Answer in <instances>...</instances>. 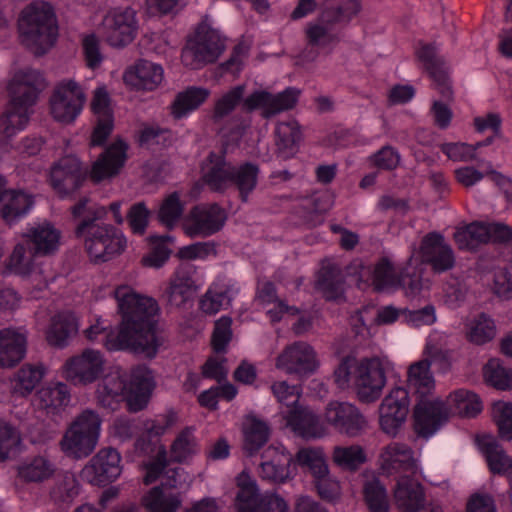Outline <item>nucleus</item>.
<instances>
[{
    "label": "nucleus",
    "instance_id": "1",
    "mask_svg": "<svg viewBox=\"0 0 512 512\" xmlns=\"http://www.w3.org/2000/svg\"><path fill=\"white\" fill-rule=\"evenodd\" d=\"M117 311L121 316L118 331L106 333L103 345L108 351L132 350L155 357L163 344L155 317L159 312L157 301L138 293L131 285H118L113 292Z\"/></svg>",
    "mask_w": 512,
    "mask_h": 512
},
{
    "label": "nucleus",
    "instance_id": "2",
    "mask_svg": "<svg viewBox=\"0 0 512 512\" xmlns=\"http://www.w3.org/2000/svg\"><path fill=\"white\" fill-rule=\"evenodd\" d=\"M88 198L81 199L71 209L73 216L80 217L86 211V216L75 229L78 238L83 239L85 249L92 262H107L120 255L126 248L124 235L109 224L99 223L105 219L108 210L104 206L89 207Z\"/></svg>",
    "mask_w": 512,
    "mask_h": 512
},
{
    "label": "nucleus",
    "instance_id": "3",
    "mask_svg": "<svg viewBox=\"0 0 512 512\" xmlns=\"http://www.w3.org/2000/svg\"><path fill=\"white\" fill-rule=\"evenodd\" d=\"M407 385L417 396L414 408V429L418 436H433L449 419L445 402L434 397L435 379L428 361L412 363L407 371Z\"/></svg>",
    "mask_w": 512,
    "mask_h": 512
},
{
    "label": "nucleus",
    "instance_id": "4",
    "mask_svg": "<svg viewBox=\"0 0 512 512\" xmlns=\"http://www.w3.org/2000/svg\"><path fill=\"white\" fill-rule=\"evenodd\" d=\"M45 87V78L38 70L25 68L14 73L8 84L10 101L0 117L3 136L13 137L26 128L31 108Z\"/></svg>",
    "mask_w": 512,
    "mask_h": 512
},
{
    "label": "nucleus",
    "instance_id": "5",
    "mask_svg": "<svg viewBox=\"0 0 512 512\" xmlns=\"http://www.w3.org/2000/svg\"><path fill=\"white\" fill-rule=\"evenodd\" d=\"M154 388L152 371L141 365L131 370L129 382L124 379L122 371L115 368L102 378L96 393L98 401L104 407L114 409L119 398L125 396L129 411L138 412L148 405Z\"/></svg>",
    "mask_w": 512,
    "mask_h": 512
},
{
    "label": "nucleus",
    "instance_id": "6",
    "mask_svg": "<svg viewBox=\"0 0 512 512\" xmlns=\"http://www.w3.org/2000/svg\"><path fill=\"white\" fill-rule=\"evenodd\" d=\"M334 380L340 389L347 388L352 382L359 400L371 403L380 398L386 385V374L377 357L361 360L346 357L335 369Z\"/></svg>",
    "mask_w": 512,
    "mask_h": 512
},
{
    "label": "nucleus",
    "instance_id": "7",
    "mask_svg": "<svg viewBox=\"0 0 512 512\" xmlns=\"http://www.w3.org/2000/svg\"><path fill=\"white\" fill-rule=\"evenodd\" d=\"M19 37L35 55L47 52L56 42L58 26L53 7L46 1L26 6L18 19Z\"/></svg>",
    "mask_w": 512,
    "mask_h": 512
},
{
    "label": "nucleus",
    "instance_id": "8",
    "mask_svg": "<svg viewBox=\"0 0 512 512\" xmlns=\"http://www.w3.org/2000/svg\"><path fill=\"white\" fill-rule=\"evenodd\" d=\"M224 50L225 38L213 27L210 17L205 16L197 25L193 36L187 40L181 53V61L189 69H201L217 61Z\"/></svg>",
    "mask_w": 512,
    "mask_h": 512
},
{
    "label": "nucleus",
    "instance_id": "9",
    "mask_svg": "<svg viewBox=\"0 0 512 512\" xmlns=\"http://www.w3.org/2000/svg\"><path fill=\"white\" fill-rule=\"evenodd\" d=\"M359 287L366 290L372 287L377 292H392L403 289L406 296L415 297L422 289L421 276L408 271H397L393 263L386 257L375 265L363 270Z\"/></svg>",
    "mask_w": 512,
    "mask_h": 512
},
{
    "label": "nucleus",
    "instance_id": "10",
    "mask_svg": "<svg viewBox=\"0 0 512 512\" xmlns=\"http://www.w3.org/2000/svg\"><path fill=\"white\" fill-rule=\"evenodd\" d=\"M101 418L92 410H85L71 423L64 433L60 448L74 459L89 456L97 446L101 432Z\"/></svg>",
    "mask_w": 512,
    "mask_h": 512
},
{
    "label": "nucleus",
    "instance_id": "11",
    "mask_svg": "<svg viewBox=\"0 0 512 512\" xmlns=\"http://www.w3.org/2000/svg\"><path fill=\"white\" fill-rule=\"evenodd\" d=\"M106 365L107 360L100 350L86 348L65 360L61 374L73 385L88 386L104 375Z\"/></svg>",
    "mask_w": 512,
    "mask_h": 512
},
{
    "label": "nucleus",
    "instance_id": "12",
    "mask_svg": "<svg viewBox=\"0 0 512 512\" xmlns=\"http://www.w3.org/2000/svg\"><path fill=\"white\" fill-rule=\"evenodd\" d=\"M275 367L287 375L306 378L317 372L320 360L317 352L309 343L295 341L285 346L277 355Z\"/></svg>",
    "mask_w": 512,
    "mask_h": 512
},
{
    "label": "nucleus",
    "instance_id": "13",
    "mask_svg": "<svg viewBox=\"0 0 512 512\" xmlns=\"http://www.w3.org/2000/svg\"><path fill=\"white\" fill-rule=\"evenodd\" d=\"M138 29L136 11L131 7L110 9L101 22V31L106 42L117 48L125 47L133 42Z\"/></svg>",
    "mask_w": 512,
    "mask_h": 512
},
{
    "label": "nucleus",
    "instance_id": "14",
    "mask_svg": "<svg viewBox=\"0 0 512 512\" xmlns=\"http://www.w3.org/2000/svg\"><path fill=\"white\" fill-rule=\"evenodd\" d=\"M86 97L81 86L73 79L58 82L50 97V111L61 123H72L82 112Z\"/></svg>",
    "mask_w": 512,
    "mask_h": 512
},
{
    "label": "nucleus",
    "instance_id": "15",
    "mask_svg": "<svg viewBox=\"0 0 512 512\" xmlns=\"http://www.w3.org/2000/svg\"><path fill=\"white\" fill-rule=\"evenodd\" d=\"M409 392L404 387H394L382 399L378 408V424L380 430L391 438H396L409 413Z\"/></svg>",
    "mask_w": 512,
    "mask_h": 512
},
{
    "label": "nucleus",
    "instance_id": "16",
    "mask_svg": "<svg viewBox=\"0 0 512 512\" xmlns=\"http://www.w3.org/2000/svg\"><path fill=\"white\" fill-rule=\"evenodd\" d=\"M328 426L348 437H358L369 427V422L361 410L354 404L344 401H331L323 412Z\"/></svg>",
    "mask_w": 512,
    "mask_h": 512
},
{
    "label": "nucleus",
    "instance_id": "17",
    "mask_svg": "<svg viewBox=\"0 0 512 512\" xmlns=\"http://www.w3.org/2000/svg\"><path fill=\"white\" fill-rule=\"evenodd\" d=\"M121 460L116 449L102 448L81 469L80 478L91 485L104 487L120 477L123 470Z\"/></svg>",
    "mask_w": 512,
    "mask_h": 512
},
{
    "label": "nucleus",
    "instance_id": "18",
    "mask_svg": "<svg viewBox=\"0 0 512 512\" xmlns=\"http://www.w3.org/2000/svg\"><path fill=\"white\" fill-rule=\"evenodd\" d=\"M299 95L300 90L294 87H288L276 94L264 89H258L244 99L243 110L246 112L260 110L261 116L269 119L293 109L298 102Z\"/></svg>",
    "mask_w": 512,
    "mask_h": 512
},
{
    "label": "nucleus",
    "instance_id": "19",
    "mask_svg": "<svg viewBox=\"0 0 512 512\" xmlns=\"http://www.w3.org/2000/svg\"><path fill=\"white\" fill-rule=\"evenodd\" d=\"M247 477L243 472L238 478L240 490L237 494L236 506L239 512H289L287 502L275 493L260 495L255 482L244 484Z\"/></svg>",
    "mask_w": 512,
    "mask_h": 512
},
{
    "label": "nucleus",
    "instance_id": "20",
    "mask_svg": "<svg viewBox=\"0 0 512 512\" xmlns=\"http://www.w3.org/2000/svg\"><path fill=\"white\" fill-rule=\"evenodd\" d=\"M225 221L226 213L219 205L202 204L190 211L183 222V230L190 238L208 237L218 232Z\"/></svg>",
    "mask_w": 512,
    "mask_h": 512
},
{
    "label": "nucleus",
    "instance_id": "21",
    "mask_svg": "<svg viewBox=\"0 0 512 512\" xmlns=\"http://www.w3.org/2000/svg\"><path fill=\"white\" fill-rule=\"evenodd\" d=\"M21 238L30 246L34 256L54 255L61 244V231L48 220L28 223Z\"/></svg>",
    "mask_w": 512,
    "mask_h": 512
},
{
    "label": "nucleus",
    "instance_id": "22",
    "mask_svg": "<svg viewBox=\"0 0 512 512\" xmlns=\"http://www.w3.org/2000/svg\"><path fill=\"white\" fill-rule=\"evenodd\" d=\"M279 414L285 421L286 427L305 440L320 439L329 433L325 421H321L319 416L307 406L299 405L294 409L282 410Z\"/></svg>",
    "mask_w": 512,
    "mask_h": 512
},
{
    "label": "nucleus",
    "instance_id": "23",
    "mask_svg": "<svg viewBox=\"0 0 512 512\" xmlns=\"http://www.w3.org/2000/svg\"><path fill=\"white\" fill-rule=\"evenodd\" d=\"M86 172L80 160L74 155L59 159L50 171V182L54 190L65 197L76 192L83 184Z\"/></svg>",
    "mask_w": 512,
    "mask_h": 512
},
{
    "label": "nucleus",
    "instance_id": "24",
    "mask_svg": "<svg viewBox=\"0 0 512 512\" xmlns=\"http://www.w3.org/2000/svg\"><path fill=\"white\" fill-rule=\"evenodd\" d=\"M418 253L421 261L436 273L449 271L456 263L451 245L437 232H430L423 237Z\"/></svg>",
    "mask_w": 512,
    "mask_h": 512
},
{
    "label": "nucleus",
    "instance_id": "25",
    "mask_svg": "<svg viewBox=\"0 0 512 512\" xmlns=\"http://www.w3.org/2000/svg\"><path fill=\"white\" fill-rule=\"evenodd\" d=\"M331 206L332 201L327 192H314L294 198L291 214L297 224L312 228L323 222V215Z\"/></svg>",
    "mask_w": 512,
    "mask_h": 512
},
{
    "label": "nucleus",
    "instance_id": "26",
    "mask_svg": "<svg viewBox=\"0 0 512 512\" xmlns=\"http://www.w3.org/2000/svg\"><path fill=\"white\" fill-rule=\"evenodd\" d=\"M196 275L197 268L193 264L183 263L177 267L165 292L171 305L179 307L195 296L202 286L197 282Z\"/></svg>",
    "mask_w": 512,
    "mask_h": 512
},
{
    "label": "nucleus",
    "instance_id": "27",
    "mask_svg": "<svg viewBox=\"0 0 512 512\" xmlns=\"http://www.w3.org/2000/svg\"><path fill=\"white\" fill-rule=\"evenodd\" d=\"M35 257L31 254L30 247L27 248L24 242H18L7 259L6 269L10 273L27 277L36 290L42 291L48 287L51 279L41 270L34 269Z\"/></svg>",
    "mask_w": 512,
    "mask_h": 512
},
{
    "label": "nucleus",
    "instance_id": "28",
    "mask_svg": "<svg viewBox=\"0 0 512 512\" xmlns=\"http://www.w3.org/2000/svg\"><path fill=\"white\" fill-rule=\"evenodd\" d=\"M378 463L386 475L413 472L417 468L414 450L402 442H390L385 445L380 451Z\"/></svg>",
    "mask_w": 512,
    "mask_h": 512
},
{
    "label": "nucleus",
    "instance_id": "29",
    "mask_svg": "<svg viewBox=\"0 0 512 512\" xmlns=\"http://www.w3.org/2000/svg\"><path fill=\"white\" fill-rule=\"evenodd\" d=\"M28 336L23 328L0 329V369L16 367L26 356Z\"/></svg>",
    "mask_w": 512,
    "mask_h": 512
},
{
    "label": "nucleus",
    "instance_id": "30",
    "mask_svg": "<svg viewBox=\"0 0 512 512\" xmlns=\"http://www.w3.org/2000/svg\"><path fill=\"white\" fill-rule=\"evenodd\" d=\"M34 206V195L23 189H6L1 193L0 215L9 226L25 218Z\"/></svg>",
    "mask_w": 512,
    "mask_h": 512
},
{
    "label": "nucleus",
    "instance_id": "31",
    "mask_svg": "<svg viewBox=\"0 0 512 512\" xmlns=\"http://www.w3.org/2000/svg\"><path fill=\"white\" fill-rule=\"evenodd\" d=\"M394 504L400 512H422L426 510V495L423 485L416 479L400 477L393 489Z\"/></svg>",
    "mask_w": 512,
    "mask_h": 512
},
{
    "label": "nucleus",
    "instance_id": "32",
    "mask_svg": "<svg viewBox=\"0 0 512 512\" xmlns=\"http://www.w3.org/2000/svg\"><path fill=\"white\" fill-rule=\"evenodd\" d=\"M127 148L122 140L112 143L93 163L90 178L99 183L116 176L125 164Z\"/></svg>",
    "mask_w": 512,
    "mask_h": 512
},
{
    "label": "nucleus",
    "instance_id": "33",
    "mask_svg": "<svg viewBox=\"0 0 512 512\" xmlns=\"http://www.w3.org/2000/svg\"><path fill=\"white\" fill-rule=\"evenodd\" d=\"M79 328L80 321L75 313L61 311L51 317L45 331V339L51 347L63 349L78 334Z\"/></svg>",
    "mask_w": 512,
    "mask_h": 512
},
{
    "label": "nucleus",
    "instance_id": "34",
    "mask_svg": "<svg viewBox=\"0 0 512 512\" xmlns=\"http://www.w3.org/2000/svg\"><path fill=\"white\" fill-rule=\"evenodd\" d=\"M176 475L177 471H170L168 477L173 478V484L162 482L161 486L153 487L142 498V504L149 512H177L179 510L182 499L176 490Z\"/></svg>",
    "mask_w": 512,
    "mask_h": 512
},
{
    "label": "nucleus",
    "instance_id": "35",
    "mask_svg": "<svg viewBox=\"0 0 512 512\" xmlns=\"http://www.w3.org/2000/svg\"><path fill=\"white\" fill-rule=\"evenodd\" d=\"M123 79L137 90L153 91L163 82L164 69L160 64L141 59L126 69Z\"/></svg>",
    "mask_w": 512,
    "mask_h": 512
},
{
    "label": "nucleus",
    "instance_id": "36",
    "mask_svg": "<svg viewBox=\"0 0 512 512\" xmlns=\"http://www.w3.org/2000/svg\"><path fill=\"white\" fill-rule=\"evenodd\" d=\"M416 57L429 76L434 81L436 88L445 98L452 96L450 80L444 62L436 55L435 47L428 44H420L416 49Z\"/></svg>",
    "mask_w": 512,
    "mask_h": 512
},
{
    "label": "nucleus",
    "instance_id": "37",
    "mask_svg": "<svg viewBox=\"0 0 512 512\" xmlns=\"http://www.w3.org/2000/svg\"><path fill=\"white\" fill-rule=\"evenodd\" d=\"M267 458L260 465L259 475L262 479L283 483L291 476L292 455L284 449L269 447L265 452Z\"/></svg>",
    "mask_w": 512,
    "mask_h": 512
},
{
    "label": "nucleus",
    "instance_id": "38",
    "mask_svg": "<svg viewBox=\"0 0 512 512\" xmlns=\"http://www.w3.org/2000/svg\"><path fill=\"white\" fill-rule=\"evenodd\" d=\"M203 173L204 183L215 192H224L233 184V165L225 160L223 153L211 152Z\"/></svg>",
    "mask_w": 512,
    "mask_h": 512
},
{
    "label": "nucleus",
    "instance_id": "39",
    "mask_svg": "<svg viewBox=\"0 0 512 512\" xmlns=\"http://www.w3.org/2000/svg\"><path fill=\"white\" fill-rule=\"evenodd\" d=\"M211 92L208 88L200 86H188L178 92L169 105L171 116L175 120L188 117L202 106L209 98Z\"/></svg>",
    "mask_w": 512,
    "mask_h": 512
},
{
    "label": "nucleus",
    "instance_id": "40",
    "mask_svg": "<svg viewBox=\"0 0 512 512\" xmlns=\"http://www.w3.org/2000/svg\"><path fill=\"white\" fill-rule=\"evenodd\" d=\"M256 301L266 307L271 304L273 308L267 310V315L272 322L280 321L284 315H297L298 308L289 306L285 301L278 298L275 285L270 281L260 282L257 287Z\"/></svg>",
    "mask_w": 512,
    "mask_h": 512
},
{
    "label": "nucleus",
    "instance_id": "41",
    "mask_svg": "<svg viewBox=\"0 0 512 512\" xmlns=\"http://www.w3.org/2000/svg\"><path fill=\"white\" fill-rule=\"evenodd\" d=\"M478 447L484 455L488 467L495 474H505L512 467V459L492 435H483L477 439Z\"/></svg>",
    "mask_w": 512,
    "mask_h": 512
},
{
    "label": "nucleus",
    "instance_id": "42",
    "mask_svg": "<svg viewBox=\"0 0 512 512\" xmlns=\"http://www.w3.org/2000/svg\"><path fill=\"white\" fill-rule=\"evenodd\" d=\"M242 432L243 449L249 456L257 453L268 442L270 437L269 425L255 416H247L245 418Z\"/></svg>",
    "mask_w": 512,
    "mask_h": 512
},
{
    "label": "nucleus",
    "instance_id": "43",
    "mask_svg": "<svg viewBox=\"0 0 512 512\" xmlns=\"http://www.w3.org/2000/svg\"><path fill=\"white\" fill-rule=\"evenodd\" d=\"M446 345L447 335L445 333L438 331L430 333L423 350L424 358L422 360L428 361L430 367L435 364L442 373L447 372L451 367V357Z\"/></svg>",
    "mask_w": 512,
    "mask_h": 512
},
{
    "label": "nucleus",
    "instance_id": "44",
    "mask_svg": "<svg viewBox=\"0 0 512 512\" xmlns=\"http://www.w3.org/2000/svg\"><path fill=\"white\" fill-rule=\"evenodd\" d=\"M449 414L451 411L461 417L473 418L483 410V403L480 397L473 391L467 389H457L451 392L445 402Z\"/></svg>",
    "mask_w": 512,
    "mask_h": 512
},
{
    "label": "nucleus",
    "instance_id": "45",
    "mask_svg": "<svg viewBox=\"0 0 512 512\" xmlns=\"http://www.w3.org/2000/svg\"><path fill=\"white\" fill-rule=\"evenodd\" d=\"M302 133L298 122L294 119L277 123L275 128V144L279 155L290 158L296 152Z\"/></svg>",
    "mask_w": 512,
    "mask_h": 512
},
{
    "label": "nucleus",
    "instance_id": "46",
    "mask_svg": "<svg viewBox=\"0 0 512 512\" xmlns=\"http://www.w3.org/2000/svg\"><path fill=\"white\" fill-rule=\"evenodd\" d=\"M45 374L46 368L41 363L23 365L11 380L12 393L22 397L30 395Z\"/></svg>",
    "mask_w": 512,
    "mask_h": 512
},
{
    "label": "nucleus",
    "instance_id": "47",
    "mask_svg": "<svg viewBox=\"0 0 512 512\" xmlns=\"http://www.w3.org/2000/svg\"><path fill=\"white\" fill-rule=\"evenodd\" d=\"M363 495L370 512H389L387 491L373 472L364 471Z\"/></svg>",
    "mask_w": 512,
    "mask_h": 512
},
{
    "label": "nucleus",
    "instance_id": "48",
    "mask_svg": "<svg viewBox=\"0 0 512 512\" xmlns=\"http://www.w3.org/2000/svg\"><path fill=\"white\" fill-rule=\"evenodd\" d=\"M17 471L26 482H43L54 475L56 466L49 457L38 455L22 463Z\"/></svg>",
    "mask_w": 512,
    "mask_h": 512
},
{
    "label": "nucleus",
    "instance_id": "49",
    "mask_svg": "<svg viewBox=\"0 0 512 512\" xmlns=\"http://www.w3.org/2000/svg\"><path fill=\"white\" fill-rule=\"evenodd\" d=\"M307 43L313 47H328L339 41V33L329 19L309 22L305 28Z\"/></svg>",
    "mask_w": 512,
    "mask_h": 512
},
{
    "label": "nucleus",
    "instance_id": "50",
    "mask_svg": "<svg viewBox=\"0 0 512 512\" xmlns=\"http://www.w3.org/2000/svg\"><path fill=\"white\" fill-rule=\"evenodd\" d=\"M454 240L460 250L474 251L480 245L489 243V234L484 222H473L454 233Z\"/></svg>",
    "mask_w": 512,
    "mask_h": 512
},
{
    "label": "nucleus",
    "instance_id": "51",
    "mask_svg": "<svg viewBox=\"0 0 512 512\" xmlns=\"http://www.w3.org/2000/svg\"><path fill=\"white\" fill-rule=\"evenodd\" d=\"M200 450L198 440L195 436L194 427L182 429L170 447V455L175 462H186L195 456Z\"/></svg>",
    "mask_w": 512,
    "mask_h": 512
},
{
    "label": "nucleus",
    "instance_id": "52",
    "mask_svg": "<svg viewBox=\"0 0 512 512\" xmlns=\"http://www.w3.org/2000/svg\"><path fill=\"white\" fill-rule=\"evenodd\" d=\"M233 290L226 284H213L200 301L201 310L209 315L218 313L231 303Z\"/></svg>",
    "mask_w": 512,
    "mask_h": 512
},
{
    "label": "nucleus",
    "instance_id": "53",
    "mask_svg": "<svg viewBox=\"0 0 512 512\" xmlns=\"http://www.w3.org/2000/svg\"><path fill=\"white\" fill-rule=\"evenodd\" d=\"M345 280L338 268L323 270L317 282V288L327 300L337 301L343 297Z\"/></svg>",
    "mask_w": 512,
    "mask_h": 512
},
{
    "label": "nucleus",
    "instance_id": "54",
    "mask_svg": "<svg viewBox=\"0 0 512 512\" xmlns=\"http://www.w3.org/2000/svg\"><path fill=\"white\" fill-rule=\"evenodd\" d=\"M484 380L498 390L512 389V368L504 367L499 359H490L483 367Z\"/></svg>",
    "mask_w": 512,
    "mask_h": 512
},
{
    "label": "nucleus",
    "instance_id": "55",
    "mask_svg": "<svg viewBox=\"0 0 512 512\" xmlns=\"http://www.w3.org/2000/svg\"><path fill=\"white\" fill-rule=\"evenodd\" d=\"M332 460L342 469L355 471L366 462L367 457L360 445L336 446L332 452Z\"/></svg>",
    "mask_w": 512,
    "mask_h": 512
},
{
    "label": "nucleus",
    "instance_id": "56",
    "mask_svg": "<svg viewBox=\"0 0 512 512\" xmlns=\"http://www.w3.org/2000/svg\"><path fill=\"white\" fill-rule=\"evenodd\" d=\"M42 406L47 410L62 409L70 403L71 395L68 386L63 382H57L42 388L38 392Z\"/></svg>",
    "mask_w": 512,
    "mask_h": 512
},
{
    "label": "nucleus",
    "instance_id": "57",
    "mask_svg": "<svg viewBox=\"0 0 512 512\" xmlns=\"http://www.w3.org/2000/svg\"><path fill=\"white\" fill-rule=\"evenodd\" d=\"M258 174V166L252 163L242 164L238 168L233 166V184L237 186L243 202L248 201L249 194L255 189Z\"/></svg>",
    "mask_w": 512,
    "mask_h": 512
},
{
    "label": "nucleus",
    "instance_id": "58",
    "mask_svg": "<svg viewBox=\"0 0 512 512\" xmlns=\"http://www.w3.org/2000/svg\"><path fill=\"white\" fill-rule=\"evenodd\" d=\"M491 418L497 427L498 436L504 441H512V402H493Z\"/></svg>",
    "mask_w": 512,
    "mask_h": 512
},
{
    "label": "nucleus",
    "instance_id": "59",
    "mask_svg": "<svg viewBox=\"0 0 512 512\" xmlns=\"http://www.w3.org/2000/svg\"><path fill=\"white\" fill-rule=\"evenodd\" d=\"M297 463L309 469L314 479L323 476L329 470L324 452L321 448H303L296 454Z\"/></svg>",
    "mask_w": 512,
    "mask_h": 512
},
{
    "label": "nucleus",
    "instance_id": "60",
    "mask_svg": "<svg viewBox=\"0 0 512 512\" xmlns=\"http://www.w3.org/2000/svg\"><path fill=\"white\" fill-rule=\"evenodd\" d=\"M245 89V85L242 84L234 86L223 93L215 103L213 111L214 120L223 119L232 113L240 103L243 104L246 98L244 97Z\"/></svg>",
    "mask_w": 512,
    "mask_h": 512
},
{
    "label": "nucleus",
    "instance_id": "61",
    "mask_svg": "<svg viewBox=\"0 0 512 512\" xmlns=\"http://www.w3.org/2000/svg\"><path fill=\"white\" fill-rule=\"evenodd\" d=\"M270 390L281 405L280 412L282 410L294 409V407L301 405L299 403L302 394L301 386L291 385L287 381L282 380L273 382Z\"/></svg>",
    "mask_w": 512,
    "mask_h": 512
},
{
    "label": "nucleus",
    "instance_id": "62",
    "mask_svg": "<svg viewBox=\"0 0 512 512\" xmlns=\"http://www.w3.org/2000/svg\"><path fill=\"white\" fill-rule=\"evenodd\" d=\"M495 335V323L485 314L479 315L470 323L468 337L469 340L475 344H485L491 341Z\"/></svg>",
    "mask_w": 512,
    "mask_h": 512
},
{
    "label": "nucleus",
    "instance_id": "63",
    "mask_svg": "<svg viewBox=\"0 0 512 512\" xmlns=\"http://www.w3.org/2000/svg\"><path fill=\"white\" fill-rule=\"evenodd\" d=\"M149 239L155 247L149 254L142 258V264L149 268H160L165 264L170 256V250L166 247L165 243L173 241V237L170 235H153L150 236Z\"/></svg>",
    "mask_w": 512,
    "mask_h": 512
},
{
    "label": "nucleus",
    "instance_id": "64",
    "mask_svg": "<svg viewBox=\"0 0 512 512\" xmlns=\"http://www.w3.org/2000/svg\"><path fill=\"white\" fill-rule=\"evenodd\" d=\"M482 144L478 142L476 145L467 143H443L440 145L441 151L454 162H470L476 160V150Z\"/></svg>",
    "mask_w": 512,
    "mask_h": 512
}]
</instances>
